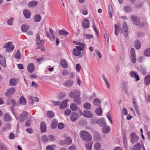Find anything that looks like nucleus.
I'll use <instances>...</instances> for the list:
<instances>
[{"mask_svg":"<svg viewBox=\"0 0 150 150\" xmlns=\"http://www.w3.org/2000/svg\"><path fill=\"white\" fill-rule=\"evenodd\" d=\"M79 136L82 139L86 142L90 141L92 139L91 135L85 130L81 131L79 133Z\"/></svg>","mask_w":150,"mask_h":150,"instance_id":"1","label":"nucleus"},{"mask_svg":"<svg viewBox=\"0 0 150 150\" xmlns=\"http://www.w3.org/2000/svg\"><path fill=\"white\" fill-rule=\"evenodd\" d=\"M13 114L15 117L16 119L18 120L20 122L23 123L28 118V113L26 111H23L20 114L18 117H17L14 112Z\"/></svg>","mask_w":150,"mask_h":150,"instance_id":"2","label":"nucleus"},{"mask_svg":"<svg viewBox=\"0 0 150 150\" xmlns=\"http://www.w3.org/2000/svg\"><path fill=\"white\" fill-rule=\"evenodd\" d=\"M82 50V48L81 47L76 46L75 48H74L73 50V54L75 56H79L80 58L81 57L83 54V53L81 54V51Z\"/></svg>","mask_w":150,"mask_h":150,"instance_id":"3","label":"nucleus"},{"mask_svg":"<svg viewBox=\"0 0 150 150\" xmlns=\"http://www.w3.org/2000/svg\"><path fill=\"white\" fill-rule=\"evenodd\" d=\"M3 48H5L6 51L8 52L13 51L14 48V46L11 42H8L5 45Z\"/></svg>","mask_w":150,"mask_h":150,"instance_id":"4","label":"nucleus"},{"mask_svg":"<svg viewBox=\"0 0 150 150\" xmlns=\"http://www.w3.org/2000/svg\"><path fill=\"white\" fill-rule=\"evenodd\" d=\"M130 54L131 62L133 64L135 63L136 61V54L135 50L134 48L131 49Z\"/></svg>","mask_w":150,"mask_h":150,"instance_id":"5","label":"nucleus"},{"mask_svg":"<svg viewBox=\"0 0 150 150\" xmlns=\"http://www.w3.org/2000/svg\"><path fill=\"white\" fill-rule=\"evenodd\" d=\"M81 93L77 89H74L70 92L69 94V97L71 98H74L79 96H80Z\"/></svg>","mask_w":150,"mask_h":150,"instance_id":"6","label":"nucleus"},{"mask_svg":"<svg viewBox=\"0 0 150 150\" xmlns=\"http://www.w3.org/2000/svg\"><path fill=\"white\" fill-rule=\"evenodd\" d=\"M131 137L130 142L132 144L137 142L139 139V137L134 133L131 134Z\"/></svg>","mask_w":150,"mask_h":150,"instance_id":"7","label":"nucleus"},{"mask_svg":"<svg viewBox=\"0 0 150 150\" xmlns=\"http://www.w3.org/2000/svg\"><path fill=\"white\" fill-rule=\"evenodd\" d=\"M79 117V114L76 112H73L70 116V119L72 122L76 121Z\"/></svg>","mask_w":150,"mask_h":150,"instance_id":"8","label":"nucleus"},{"mask_svg":"<svg viewBox=\"0 0 150 150\" xmlns=\"http://www.w3.org/2000/svg\"><path fill=\"white\" fill-rule=\"evenodd\" d=\"M122 32L124 37H126L128 35V30L126 22H124L122 25Z\"/></svg>","mask_w":150,"mask_h":150,"instance_id":"9","label":"nucleus"},{"mask_svg":"<svg viewBox=\"0 0 150 150\" xmlns=\"http://www.w3.org/2000/svg\"><path fill=\"white\" fill-rule=\"evenodd\" d=\"M15 90L14 88L11 87L8 89L5 93V95L7 96H10L15 93Z\"/></svg>","mask_w":150,"mask_h":150,"instance_id":"10","label":"nucleus"},{"mask_svg":"<svg viewBox=\"0 0 150 150\" xmlns=\"http://www.w3.org/2000/svg\"><path fill=\"white\" fill-rule=\"evenodd\" d=\"M131 19L133 22V23L135 25H139L140 23V19L135 16H131Z\"/></svg>","mask_w":150,"mask_h":150,"instance_id":"11","label":"nucleus"},{"mask_svg":"<svg viewBox=\"0 0 150 150\" xmlns=\"http://www.w3.org/2000/svg\"><path fill=\"white\" fill-rule=\"evenodd\" d=\"M82 115L84 117L90 118H92L93 116V114L91 112L88 110L84 111L82 113Z\"/></svg>","mask_w":150,"mask_h":150,"instance_id":"12","label":"nucleus"},{"mask_svg":"<svg viewBox=\"0 0 150 150\" xmlns=\"http://www.w3.org/2000/svg\"><path fill=\"white\" fill-rule=\"evenodd\" d=\"M27 71L30 73L33 72L35 70V66L33 63H29L27 67Z\"/></svg>","mask_w":150,"mask_h":150,"instance_id":"13","label":"nucleus"},{"mask_svg":"<svg viewBox=\"0 0 150 150\" xmlns=\"http://www.w3.org/2000/svg\"><path fill=\"white\" fill-rule=\"evenodd\" d=\"M72 140L69 137H67L65 138L64 141L62 140L61 141L60 143L62 145L66 144L70 145L72 143Z\"/></svg>","mask_w":150,"mask_h":150,"instance_id":"14","label":"nucleus"},{"mask_svg":"<svg viewBox=\"0 0 150 150\" xmlns=\"http://www.w3.org/2000/svg\"><path fill=\"white\" fill-rule=\"evenodd\" d=\"M89 21L86 18H85L82 23V25L83 28H86L89 27Z\"/></svg>","mask_w":150,"mask_h":150,"instance_id":"15","label":"nucleus"},{"mask_svg":"<svg viewBox=\"0 0 150 150\" xmlns=\"http://www.w3.org/2000/svg\"><path fill=\"white\" fill-rule=\"evenodd\" d=\"M96 123L97 124L101 127L106 125V122L103 118H100L97 120Z\"/></svg>","mask_w":150,"mask_h":150,"instance_id":"16","label":"nucleus"},{"mask_svg":"<svg viewBox=\"0 0 150 150\" xmlns=\"http://www.w3.org/2000/svg\"><path fill=\"white\" fill-rule=\"evenodd\" d=\"M73 81L71 79H69L67 80L64 83H63V86L69 88L73 86Z\"/></svg>","mask_w":150,"mask_h":150,"instance_id":"17","label":"nucleus"},{"mask_svg":"<svg viewBox=\"0 0 150 150\" xmlns=\"http://www.w3.org/2000/svg\"><path fill=\"white\" fill-rule=\"evenodd\" d=\"M3 120L5 121L8 122L12 121V118L8 113H6L4 115Z\"/></svg>","mask_w":150,"mask_h":150,"instance_id":"18","label":"nucleus"},{"mask_svg":"<svg viewBox=\"0 0 150 150\" xmlns=\"http://www.w3.org/2000/svg\"><path fill=\"white\" fill-rule=\"evenodd\" d=\"M41 131L42 133L45 132L46 131V126L45 123L44 122H42L40 125Z\"/></svg>","mask_w":150,"mask_h":150,"instance_id":"19","label":"nucleus"},{"mask_svg":"<svg viewBox=\"0 0 150 150\" xmlns=\"http://www.w3.org/2000/svg\"><path fill=\"white\" fill-rule=\"evenodd\" d=\"M93 105L95 106H101V102L98 98H95L93 100Z\"/></svg>","mask_w":150,"mask_h":150,"instance_id":"20","label":"nucleus"},{"mask_svg":"<svg viewBox=\"0 0 150 150\" xmlns=\"http://www.w3.org/2000/svg\"><path fill=\"white\" fill-rule=\"evenodd\" d=\"M70 107L71 109L73 111H76L79 108L77 105L74 103H71L70 104Z\"/></svg>","mask_w":150,"mask_h":150,"instance_id":"21","label":"nucleus"},{"mask_svg":"<svg viewBox=\"0 0 150 150\" xmlns=\"http://www.w3.org/2000/svg\"><path fill=\"white\" fill-rule=\"evenodd\" d=\"M69 101L68 99H65L62 101L61 105L60 106V108L64 109L66 108L67 105V103Z\"/></svg>","mask_w":150,"mask_h":150,"instance_id":"22","label":"nucleus"},{"mask_svg":"<svg viewBox=\"0 0 150 150\" xmlns=\"http://www.w3.org/2000/svg\"><path fill=\"white\" fill-rule=\"evenodd\" d=\"M17 82V81L16 80L15 78H11L10 80L9 84L11 86H14L16 85Z\"/></svg>","mask_w":150,"mask_h":150,"instance_id":"23","label":"nucleus"},{"mask_svg":"<svg viewBox=\"0 0 150 150\" xmlns=\"http://www.w3.org/2000/svg\"><path fill=\"white\" fill-rule=\"evenodd\" d=\"M23 13L25 17L27 19L29 18L31 16V13L28 10H24Z\"/></svg>","mask_w":150,"mask_h":150,"instance_id":"24","label":"nucleus"},{"mask_svg":"<svg viewBox=\"0 0 150 150\" xmlns=\"http://www.w3.org/2000/svg\"><path fill=\"white\" fill-rule=\"evenodd\" d=\"M131 76L132 78H134L136 79V81H138L139 80V78L138 75L137 74V73L135 72L134 71H131L130 73Z\"/></svg>","mask_w":150,"mask_h":150,"instance_id":"25","label":"nucleus"},{"mask_svg":"<svg viewBox=\"0 0 150 150\" xmlns=\"http://www.w3.org/2000/svg\"><path fill=\"white\" fill-rule=\"evenodd\" d=\"M143 144H141L139 143H136L134 146L133 149L134 150H140L142 148Z\"/></svg>","mask_w":150,"mask_h":150,"instance_id":"26","label":"nucleus"},{"mask_svg":"<svg viewBox=\"0 0 150 150\" xmlns=\"http://www.w3.org/2000/svg\"><path fill=\"white\" fill-rule=\"evenodd\" d=\"M110 127L108 126H104L103 128V133L107 134L110 131Z\"/></svg>","mask_w":150,"mask_h":150,"instance_id":"27","label":"nucleus"},{"mask_svg":"<svg viewBox=\"0 0 150 150\" xmlns=\"http://www.w3.org/2000/svg\"><path fill=\"white\" fill-rule=\"evenodd\" d=\"M74 101L78 105H81V98L80 96H79L74 98Z\"/></svg>","mask_w":150,"mask_h":150,"instance_id":"28","label":"nucleus"},{"mask_svg":"<svg viewBox=\"0 0 150 150\" xmlns=\"http://www.w3.org/2000/svg\"><path fill=\"white\" fill-rule=\"evenodd\" d=\"M46 115L49 118L51 119L54 116L55 114L52 111H49L47 112Z\"/></svg>","mask_w":150,"mask_h":150,"instance_id":"29","label":"nucleus"},{"mask_svg":"<svg viewBox=\"0 0 150 150\" xmlns=\"http://www.w3.org/2000/svg\"><path fill=\"white\" fill-rule=\"evenodd\" d=\"M60 63L61 65L64 68H66L68 67L67 63L64 59H62L60 61Z\"/></svg>","mask_w":150,"mask_h":150,"instance_id":"30","label":"nucleus"},{"mask_svg":"<svg viewBox=\"0 0 150 150\" xmlns=\"http://www.w3.org/2000/svg\"><path fill=\"white\" fill-rule=\"evenodd\" d=\"M20 103L22 105H25L26 103L25 98L23 96H21L19 98Z\"/></svg>","mask_w":150,"mask_h":150,"instance_id":"31","label":"nucleus"},{"mask_svg":"<svg viewBox=\"0 0 150 150\" xmlns=\"http://www.w3.org/2000/svg\"><path fill=\"white\" fill-rule=\"evenodd\" d=\"M38 4L37 1H33L29 2L28 4L29 7H32L36 6Z\"/></svg>","mask_w":150,"mask_h":150,"instance_id":"32","label":"nucleus"},{"mask_svg":"<svg viewBox=\"0 0 150 150\" xmlns=\"http://www.w3.org/2000/svg\"><path fill=\"white\" fill-rule=\"evenodd\" d=\"M84 108L86 110H90L91 107V105L88 103H85L83 105Z\"/></svg>","mask_w":150,"mask_h":150,"instance_id":"33","label":"nucleus"},{"mask_svg":"<svg viewBox=\"0 0 150 150\" xmlns=\"http://www.w3.org/2000/svg\"><path fill=\"white\" fill-rule=\"evenodd\" d=\"M144 82L146 85H148L150 83V75L146 76L144 78Z\"/></svg>","mask_w":150,"mask_h":150,"instance_id":"34","label":"nucleus"},{"mask_svg":"<svg viewBox=\"0 0 150 150\" xmlns=\"http://www.w3.org/2000/svg\"><path fill=\"white\" fill-rule=\"evenodd\" d=\"M41 17L40 15L37 14L35 16L33 19L35 22H39L41 20Z\"/></svg>","mask_w":150,"mask_h":150,"instance_id":"35","label":"nucleus"},{"mask_svg":"<svg viewBox=\"0 0 150 150\" xmlns=\"http://www.w3.org/2000/svg\"><path fill=\"white\" fill-rule=\"evenodd\" d=\"M29 27L25 25H22L21 28V30L23 32H25L29 29Z\"/></svg>","mask_w":150,"mask_h":150,"instance_id":"36","label":"nucleus"},{"mask_svg":"<svg viewBox=\"0 0 150 150\" xmlns=\"http://www.w3.org/2000/svg\"><path fill=\"white\" fill-rule=\"evenodd\" d=\"M144 54L146 57L150 56V48L146 49L144 52Z\"/></svg>","mask_w":150,"mask_h":150,"instance_id":"37","label":"nucleus"},{"mask_svg":"<svg viewBox=\"0 0 150 150\" xmlns=\"http://www.w3.org/2000/svg\"><path fill=\"white\" fill-rule=\"evenodd\" d=\"M20 52V50H18L14 55V57L15 58L18 59H21V56Z\"/></svg>","mask_w":150,"mask_h":150,"instance_id":"38","label":"nucleus"},{"mask_svg":"<svg viewBox=\"0 0 150 150\" xmlns=\"http://www.w3.org/2000/svg\"><path fill=\"white\" fill-rule=\"evenodd\" d=\"M124 11L126 13H129L132 11L131 7L129 6H125L123 8Z\"/></svg>","mask_w":150,"mask_h":150,"instance_id":"39","label":"nucleus"},{"mask_svg":"<svg viewBox=\"0 0 150 150\" xmlns=\"http://www.w3.org/2000/svg\"><path fill=\"white\" fill-rule=\"evenodd\" d=\"M102 79H103V80L105 82L106 85L108 88L109 89H110V84L108 82V81L107 79L105 77V76L104 75H102Z\"/></svg>","mask_w":150,"mask_h":150,"instance_id":"40","label":"nucleus"},{"mask_svg":"<svg viewBox=\"0 0 150 150\" xmlns=\"http://www.w3.org/2000/svg\"><path fill=\"white\" fill-rule=\"evenodd\" d=\"M36 40L37 41V45H39L42 43V40H41L39 34L38 33L36 35Z\"/></svg>","mask_w":150,"mask_h":150,"instance_id":"41","label":"nucleus"},{"mask_svg":"<svg viewBox=\"0 0 150 150\" xmlns=\"http://www.w3.org/2000/svg\"><path fill=\"white\" fill-rule=\"evenodd\" d=\"M96 113L98 115H101L102 114V110L101 108V107L100 108H97L95 111Z\"/></svg>","mask_w":150,"mask_h":150,"instance_id":"42","label":"nucleus"},{"mask_svg":"<svg viewBox=\"0 0 150 150\" xmlns=\"http://www.w3.org/2000/svg\"><path fill=\"white\" fill-rule=\"evenodd\" d=\"M141 47V43L138 40H136L135 41V48L137 50H139Z\"/></svg>","mask_w":150,"mask_h":150,"instance_id":"43","label":"nucleus"},{"mask_svg":"<svg viewBox=\"0 0 150 150\" xmlns=\"http://www.w3.org/2000/svg\"><path fill=\"white\" fill-rule=\"evenodd\" d=\"M94 147L96 150H98L101 147V145L100 143L97 142L95 144Z\"/></svg>","mask_w":150,"mask_h":150,"instance_id":"44","label":"nucleus"},{"mask_svg":"<svg viewBox=\"0 0 150 150\" xmlns=\"http://www.w3.org/2000/svg\"><path fill=\"white\" fill-rule=\"evenodd\" d=\"M59 34L62 35H67L68 34V32L66 31H64L63 30H60L58 32Z\"/></svg>","mask_w":150,"mask_h":150,"instance_id":"45","label":"nucleus"},{"mask_svg":"<svg viewBox=\"0 0 150 150\" xmlns=\"http://www.w3.org/2000/svg\"><path fill=\"white\" fill-rule=\"evenodd\" d=\"M82 13L83 15H86L88 14V11L86 7L84 6L82 8Z\"/></svg>","mask_w":150,"mask_h":150,"instance_id":"46","label":"nucleus"},{"mask_svg":"<svg viewBox=\"0 0 150 150\" xmlns=\"http://www.w3.org/2000/svg\"><path fill=\"white\" fill-rule=\"evenodd\" d=\"M38 47L36 48V49H40L41 51H44L45 50V48L44 46L41 43L39 45H37Z\"/></svg>","mask_w":150,"mask_h":150,"instance_id":"47","label":"nucleus"},{"mask_svg":"<svg viewBox=\"0 0 150 150\" xmlns=\"http://www.w3.org/2000/svg\"><path fill=\"white\" fill-rule=\"evenodd\" d=\"M95 140L97 141H100L101 139V137L100 135L98 133H96L94 137Z\"/></svg>","mask_w":150,"mask_h":150,"instance_id":"48","label":"nucleus"},{"mask_svg":"<svg viewBox=\"0 0 150 150\" xmlns=\"http://www.w3.org/2000/svg\"><path fill=\"white\" fill-rule=\"evenodd\" d=\"M92 142L87 143L86 144V147L87 149L88 150H91L92 148Z\"/></svg>","mask_w":150,"mask_h":150,"instance_id":"49","label":"nucleus"},{"mask_svg":"<svg viewBox=\"0 0 150 150\" xmlns=\"http://www.w3.org/2000/svg\"><path fill=\"white\" fill-rule=\"evenodd\" d=\"M14 18L11 17L10 19H8L7 21V24L9 25H12L13 24V22L14 21Z\"/></svg>","mask_w":150,"mask_h":150,"instance_id":"50","label":"nucleus"},{"mask_svg":"<svg viewBox=\"0 0 150 150\" xmlns=\"http://www.w3.org/2000/svg\"><path fill=\"white\" fill-rule=\"evenodd\" d=\"M57 125V122L55 120H53L51 125V128L55 129L56 128Z\"/></svg>","mask_w":150,"mask_h":150,"instance_id":"51","label":"nucleus"},{"mask_svg":"<svg viewBox=\"0 0 150 150\" xmlns=\"http://www.w3.org/2000/svg\"><path fill=\"white\" fill-rule=\"evenodd\" d=\"M51 103L54 106H57L60 104L61 102L60 101H55L54 100H51Z\"/></svg>","mask_w":150,"mask_h":150,"instance_id":"52","label":"nucleus"},{"mask_svg":"<svg viewBox=\"0 0 150 150\" xmlns=\"http://www.w3.org/2000/svg\"><path fill=\"white\" fill-rule=\"evenodd\" d=\"M0 150H8L6 147L2 143H0Z\"/></svg>","mask_w":150,"mask_h":150,"instance_id":"53","label":"nucleus"},{"mask_svg":"<svg viewBox=\"0 0 150 150\" xmlns=\"http://www.w3.org/2000/svg\"><path fill=\"white\" fill-rule=\"evenodd\" d=\"M31 124V120L30 119H28L25 122V125L27 127L30 126Z\"/></svg>","mask_w":150,"mask_h":150,"instance_id":"54","label":"nucleus"},{"mask_svg":"<svg viewBox=\"0 0 150 150\" xmlns=\"http://www.w3.org/2000/svg\"><path fill=\"white\" fill-rule=\"evenodd\" d=\"M133 104L134 105V107L135 109V110L136 111L137 113L138 114L139 112V111L137 104L135 103V104Z\"/></svg>","mask_w":150,"mask_h":150,"instance_id":"55","label":"nucleus"},{"mask_svg":"<svg viewBox=\"0 0 150 150\" xmlns=\"http://www.w3.org/2000/svg\"><path fill=\"white\" fill-rule=\"evenodd\" d=\"M128 83L127 82H126V83H125V86H124V92L126 93L127 94L128 93V85H127Z\"/></svg>","mask_w":150,"mask_h":150,"instance_id":"56","label":"nucleus"},{"mask_svg":"<svg viewBox=\"0 0 150 150\" xmlns=\"http://www.w3.org/2000/svg\"><path fill=\"white\" fill-rule=\"evenodd\" d=\"M74 42L76 45L81 46V47H82L83 48L84 47V44L83 43L77 42L76 41H74Z\"/></svg>","mask_w":150,"mask_h":150,"instance_id":"57","label":"nucleus"},{"mask_svg":"<svg viewBox=\"0 0 150 150\" xmlns=\"http://www.w3.org/2000/svg\"><path fill=\"white\" fill-rule=\"evenodd\" d=\"M83 36L87 39H91L93 37V36L92 35H89L88 34H84Z\"/></svg>","mask_w":150,"mask_h":150,"instance_id":"58","label":"nucleus"},{"mask_svg":"<svg viewBox=\"0 0 150 150\" xmlns=\"http://www.w3.org/2000/svg\"><path fill=\"white\" fill-rule=\"evenodd\" d=\"M123 143L126 149H127V139H126L125 137L124 136V139L123 140Z\"/></svg>","mask_w":150,"mask_h":150,"instance_id":"59","label":"nucleus"},{"mask_svg":"<svg viewBox=\"0 0 150 150\" xmlns=\"http://www.w3.org/2000/svg\"><path fill=\"white\" fill-rule=\"evenodd\" d=\"M2 58H3V60L1 61V62L0 63V64L4 67H6V63L5 59L3 57H2Z\"/></svg>","mask_w":150,"mask_h":150,"instance_id":"60","label":"nucleus"},{"mask_svg":"<svg viewBox=\"0 0 150 150\" xmlns=\"http://www.w3.org/2000/svg\"><path fill=\"white\" fill-rule=\"evenodd\" d=\"M109 35L107 33H105L104 35V37L105 38V40L108 43L109 40Z\"/></svg>","mask_w":150,"mask_h":150,"instance_id":"61","label":"nucleus"},{"mask_svg":"<svg viewBox=\"0 0 150 150\" xmlns=\"http://www.w3.org/2000/svg\"><path fill=\"white\" fill-rule=\"evenodd\" d=\"M64 125L63 123L61 122L59 123L58 125V128L59 129H62L64 127Z\"/></svg>","mask_w":150,"mask_h":150,"instance_id":"62","label":"nucleus"},{"mask_svg":"<svg viewBox=\"0 0 150 150\" xmlns=\"http://www.w3.org/2000/svg\"><path fill=\"white\" fill-rule=\"evenodd\" d=\"M76 68L77 71L79 72L80 71L81 66H80L79 64H77L76 66Z\"/></svg>","mask_w":150,"mask_h":150,"instance_id":"63","label":"nucleus"},{"mask_svg":"<svg viewBox=\"0 0 150 150\" xmlns=\"http://www.w3.org/2000/svg\"><path fill=\"white\" fill-rule=\"evenodd\" d=\"M65 115L67 116L69 115L71 113V111L69 109H66L64 112Z\"/></svg>","mask_w":150,"mask_h":150,"instance_id":"64","label":"nucleus"}]
</instances>
